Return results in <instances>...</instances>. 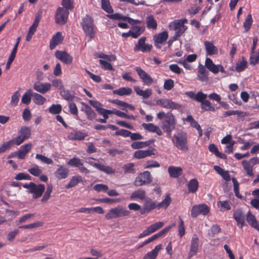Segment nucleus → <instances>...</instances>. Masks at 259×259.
<instances>
[{"label": "nucleus", "instance_id": "obj_29", "mask_svg": "<svg viewBox=\"0 0 259 259\" xmlns=\"http://www.w3.org/2000/svg\"><path fill=\"white\" fill-rule=\"evenodd\" d=\"M45 190L44 184L36 185L33 183V198H37L40 197Z\"/></svg>", "mask_w": 259, "mask_h": 259}, {"label": "nucleus", "instance_id": "obj_16", "mask_svg": "<svg viewBox=\"0 0 259 259\" xmlns=\"http://www.w3.org/2000/svg\"><path fill=\"white\" fill-rule=\"evenodd\" d=\"M56 57L66 64H70L73 61V58L65 51H57L55 53Z\"/></svg>", "mask_w": 259, "mask_h": 259}, {"label": "nucleus", "instance_id": "obj_4", "mask_svg": "<svg viewBox=\"0 0 259 259\" xmlns=\"http://www.w3.org/2000/svg\"><path fill=\"white\" fill-rule=\"evenodd\" d=\"M187 22V19H184L176 20L169 23L168 26L169 29L176 31L174 38L177 39L185 32L187 27L184 24Z\"/></svg>", "mask_w": 259, "mask_h": 259}, {"label": "nucleus", "instance_id": "obj_3", "mask_svg": "<svg viewBox=\"0 0 259 259\" xmlns=\"http://www.w3.org/2000/svg\"><path fill=\"white\" fill-rule=\"evenodd\" d=\"M80 24L85 35L89 38L88 41L94 38L97 33V28L94 25L92 17L87 15L82 18Z\"/></svg>", "mask_w": 259, "mask_h": 259}, {"label": "nucleus", "instance_id": "obj_7", "mask_svg": "<svg viewBox=\"0 0 259 259\" xmlns=\"http://www.w3.org/2000/svg\"><path fill=\"white\" fill-rule=\"evenodd\" d=\"M152 181V177L149 171L140 172L136 178L134 185L136 187L142 186L150 184Z\"/></svg>", "mask_w": 259, "mask_h": 259}, {"label": "nucleus", "instance_id": "obj_22", "mask_svg": "<svg viewBox=\"0 0 259 259\" xmlns=\"http://www.w3.org/2000/svg\"><path fill=\"white\" fill-rule=\"evenodd\" d=\"M146 191L142 189H139L134 191L130 195V198L131 200L140 199L144 200L147 197Z\"/></svg>", "mask_w": 259, "mask_h": 259}, {"label": "nucleus", "instance_id": "obj_2", "mask_svg": "<svg viewBox=\"0 0 259 259\" xmlns=\"http://www.w3.org/2000/svg\"><path fill=\"white\" fill-rule=\"evenodd\" d=\"M157 117L160 120L165 118L162 122L161 128L164 132L170 134L176 127V120L173 114L170 112L165 113L162 111L157 113Z\"/></svg>", "mask_w": 259, "mask_h": 259}, {"label": "nucleus", "instance_id": "obj_50", "mask_svg": "<svg viewBox=\"0 0 259 259\" xmlns=\"http://www.w3.org/2000/svg\"><path fill=\"white\" fill-rule=\"evenodd\" d=\"M252 22H253V20H252V16L250 14H249L247 15V16L243 23V27L245 29V32H247L249 30V29L252 25Z\"/></svg>", "mask_w": 259, "mask_h": 259}, {"label": "nucleus", "instance_id": "obj_28", "mask_svg": "<svg viewBox=\"0 0 259 259\" xmlns=\"http://www.w3.org/2000/svg\"><path fill=\"white\" fill-rule=\"evenodd\" d=\"M168 37V32L166 31H164L154 35L153 40L155 44H163L167 40Z\"/></svg>", "mask_w": 259, "mask_h": 259}, {"label": "nucleus", "instance_id": "obj_40", "mask_svg": "<svg viewBox=\"0 0 259 259\" xmlns=\"http://www.w3.org/2000/svg\"><path fill=\"white\" fill-rule=\"evenodd\" d=\"M151 142L147 141L145 142H134L131 144V147L134 149H139L146 147L150 145Z\"/></svg>", "mask_w": 259, "mask_h": 259}, {"label": "nucleus", "instance_id": "obj_36", "mask_svg": "<svg viewBox=\"0 0 259 259\" xmlns=\"http://www.w3.org/2000/svg\"><path fill=\"white\" fill-rule=\"evenodd\" d=\"M171 201L170 196L169 194H167L164 197V199L159 203H157V209H159L161 208H167L169 205Z\"/></svg>", "mask_w": 259, "mask_h": 259}, {"label": "nucleus", "instance_id": "obj_55", "mask_svg": "<svg viewBox=\"0 0 259 259\" xmlns=\"http://www.w3.org/2000/svg\"><path fill=\"white\" fill-rule=\"evenodd\" d=\"M232 180L234 185V191L235 196L238 198L242 199V196L239 193V186L238 181L234 178H233Z\"/></svg>", "mask_w": 259, "mask_h": 259}, {"label": "nucleus", "instance_id": "obj_43", "mask_svg": "<svg viewBox=\"0 0 259 259\" xmlns=\"http://www.w3.org/2000/svg\"><path fill=\"white\" fill-rule=\"evenodd\" d=\"M18 134L26 140L31 136V129L28 127L23 126L19 130Z\"/></svg>", "mask_w": 259, "mask_h": 259}, {"label": "nucleus", "instance_id": "obj_21", "mask_svg": "<svg viewBox=\"0 0 259 259\" xmlns=\"http://www.w3.org/2000/svg\"><path fill=\"white\" fill-rule=\"evenodd\" d=\"M152 150H139L135 152L134 157L138 159L145 158L147 157L154 155Z\"/></svg>", "mask_w": 259, "mask_h": 259}, {"label": "nucleus", "instance_id": "obj_54", "mask_svg": "<svg viewBox=\"0 0 259 259\" xmlns=\"http://www.w3.org/2000/svg\"><path fill=\"white\" fill-rule=\"evenodd\" d=\"M107 17L109 19L115 20H122L126 21V16H124L120 13H115L113 14L108 15Z\"/></svg>", "mask_w": 259, "mask_h": 259}, {"label": "nucleus", "instance_id": "obj_63", "mask_svg": "<svg viewBox=\"0 0 259 259\" xmlns=\"http://www.w3.org/2000/svg\"><path fill=\"white\" fill-rule=\"evenodd\" d=\"M61 5L63 6V8L68 10H71L74 8L71 0H62Z\"/></svg>", "mask_w": 259, "mask_h": 259}, {"label": "nucleus", "instance_id": "obj_56", "mask_svg": "<svg viewBox=\"0 0 259 259\" xmlns=\"http://www.w3.org/2000/svg\"><path fill=\"white\" fill-rule=\"evenodd\" d=\"M179 219L180 220V224L178 226L179 235L180 237H182L185 234L184 222L180 216L179 217Z\"/></svg>", "mask_w": 259, "mask_h": 259}, {"label": "nucleus", "instance_id": "obj_8", "mask_svg": "<svg viewBox=\"0 0 259 259\" xmlns=\"http://www.w3.org/2000/svg\"><path fill=\"white\" fill-rule=\"evenodd\" d=\"M210 212V208L205 204L194 205L191 209V216L193 218H197L199 215H206Z\"/></svg>", "mask_w": 259, "mask_h": 259}, {"label": "nucleus", "instance_id": "obj_44", "mask_svg": "<svg viewBox=\"0 0 259 259\" xmlns=\"http://www.w3.org/2000/svg\"><path fill=\"white\" fill-rule=\"evenodd\" d=\"M175 225V224H173L172 225H170V226H168L165 228H164L163 229H162V230H161L160 232H159L158 233L156 234H154V235H153L152 237H151V239H152V241L157 239V238L161 237L162 236H163V235H164L165 234L167 233L169 230L170 229L173 227Z\"/></svg>", "mask_w": 259, "mask_h": 259}, {"label": "nucleus", "instance_id": "obj_5", "mask_svg": "<svg viewBox=\"0 0 259 259\" xmlns=\"http://www.w3.org/2000/svg\"><path fill=\"white\" fill-rule=\"evenodd\" d=\"M172 142L175 146L179 149L183 151L188 150L187 136L186 133L181 132L174 135Z\"/></svg>", "mask_w": 259, "mask_h": 259}, {"label": "nucleus", "instance_id": "obj_49", "mask_svg": "<svg viewBox=\"0 0 259 259\" xmlns=\"http://www.w3.org/2000/svg\"><path fill=\"white\" fill-rule=\"evenodd\" d=\"M46 101V98L41 95L33 93V102L38 105H41Z\"/></svg>", "mask_w": 259, "mask_h": 259}, {"label": "nucleus", "instance_id": "obj_46", "mask_svg": "<svg viewBox=\"0 0 259 259\" xmlns=\"http://www.w3.org/2000/svg\"><path fill=\"white\" fill-rule=\"evenodd\" d=\"M201 108L204 111H215V108L212 105L211 103L208 100H206L201 104Z\"/></svg>", "mask_w": 259, "mask_h": 259}, {"label": "nucleus", "instance_id": "obj_30", "mask_svg": "<svg viewBox=\"0 0 259 259\" xmlns=\"http://www.w3.org/2000/svg\"><path fill=\"white\" fill-rule=\"evenodd\" d=\"M82 182H83V178L81 176H73L68 184L65 186V188L69 189L76 186L78 183Z\"/></svg>", "mask_w": 259, "mask_h": 259}, {"label": "nucleus", "instance_id": "obj_60", "mask_svg": "<svg viewBox=\"0 0 259 259\" xmlns=\"http://www.w3.org/2000/svg\"><path fill=\"white\" fill-rule=\"evenodd\" d=\"M146 40V37L145 36H142L138 40V43L135 45L134 48V51L135 52L140 51V48L145 45Z\"/></svg>", "mask_w": 259, "mask_h": 259}, {"label": "nucleus", "instance_id": "obj_20", "mask_svg": "<svg viewBox=\"0 0 259 259\" xmlns=\"http://www.w3.org/2000/svg\"><path fill=\"white\" fill-rule=\"evenodd\" d=\"M63 40V37L61 32H58L54 34L50 42V48L51 50L55 49V48L59 44L62 43Z\"/></svg>", "mask_w": 259, "mask_h": 259}, {"label": "nucleus", "instance_id": "obj_37", "mask_svg": "<svg viewBox=\"0 0 259 259\" xmlns=\"http://www.w3.org/2000/svg\"><path fill=\"white\" fill-rule=\"evenodd\" d=\"M132 93V90L130 88L122 87L118 90L113 91V94L118 96L130 95Z\"/></svg>", "mask_w": 259, "mask_h": 259}, {"label": "nucleus", "instance_id": "obj_11", "mask_svg": "<svg viewBox=\"0 0 259 259\" xmlns=\"http://www.w3.org/2000/svg\"><path fill=\"white\" fill-rule=\"evenodd\" d=\"M155 208H157L156 201L151 198L147 197L143 201V208L140 211L141 214H147Z\"/></svg>", "mask_w": 259, "mask_h": 259}, {"label": "nucleus", "instance_id": "obj_53", "mask_svg": "<svg viewBox=\"0 0 259 259\" xmlns=\"http://www.w3.org/2000/svg\"><path fill=\"white\" fill-rule=\"evenodd\" d=\"M134 166L135 164L133 163H128L127 164H124L122 168L125 174H134L135 172V168H134Z\"/></svg>", "mask_w": 259, "mask_h": 259}, {"label": "nucleus", "instance_id": "obj_24", "mask_svg": "<svg viewBox=\"0 0 259 259\" xmlns=\"http://www.w3.org/2000/svg\"><path fill=\"white\" fill-rule=\"evenodd\" d=\"M204 45L207 55L211 56L218 54V50L212 42L209 41H205Z\"/></svg>", "mask_w": 259, "mask_h": 259}, {"label": "nucleus", "instance_id": "obj_9", "mask_svg": "<svg viewBox=\"0 0 259 259\" xmlns=\"http://www.w3.org/2000/svg\"><path fill=\"white\" fill-rule=\"evenodd\" d=\"M69 10L63 7H59L55 14V22L59 25L65 24L68 20Z\"/></svg>", "mask_w": 259, "mask_h": 259}, {"label": "nucleus", "instance_id": "obj_14", "mask_svg": "<svg viewBox=\"0 0 259 259\" xmlns=\"http://www.w3.org/2000/svg\"><path fill=\"white\" fill-rule=\"evenodd\" d=\"M135 70L144 84L149 86L153 82V79L146 71L140 67H136Z\"/></svg>", "mask_w": 259, "mask_h": 259}, {"label": "nucleus", "instance_id": "obj_39", "mask_svg": "<svg viewBox=\"0 0 259 259\" xmlns=\"http://www.w3.org/2000/svg\"><path fill=\"white\" fill-rule=\"evenodd\" d=\"M249 62L252 65H255L259 63V49L256 51L251 52Z\"/></svg>", "mask_w": 259, "mask_h": 259}, {"label": "nucleus", "instance_id": "obj_32", "mask_svg": "<svg viewBox=\"0 0 259 259\" xmlns=\"http://www.w3.org/2000/svg\"><path fill=\"white\" fill-rule=\"evenodd\" d=\"M246 220L248 223L252 227L256 229L259 232V223L257 221L255 217L250 212H248L246 217Z\"/></svg>", "mask_w": 259, "mask_h": 259}, {"label": "nucleus", "instance_id": "obj_61", "mask_svg": "<svg viewBox=\"0 0 259 259\" xmlns=\"http://www.w3.org/2000/svg\"><path fill=\"white\" fill-rule=\"evenodd\" d=\"M99 62L100 64L101 65L102 68L104 69L110 71L114 70L113 67L110 63L103 60H100Z\"/></svg>", "mask_w": 259, "mask_h": 259}, {"label": "nucleus", "instance_id": "obj_52", "mask_svg": "<svg viewBox=\"0 0 259 259\" xmlns=\"http://www.w3.org/2000/svg\"><path fill=\"white\" fill-rule=\"evenodd\" d=\"M60 95L65 100L67 101H72L74 98V96L69 90H63L61 91Z\"/></svg>", "mask_w": 259, "mask_h": 259}, {"label": "nucleus", "instance_id": "obj_41", "mask_svg": "<svg viewBox=\"0 0 259 259\" xmlns=\"http://www.w3.org/2000/svg\"><path fill=\"white\" fill-rule=\"evenodd\" d=\"M247 61L244 59V58H242V60L241 61H238L236 63L235 70L238 72H242L247 68Z\"/></svg>", "mask_w": 259, "mask_h": 259}, {"label": "nucleus", "instance_id": "obj_45", "mask_svg": "<svg viewBox=\"0 0 259 259\" xmlns=\"http://www.w3.org/2000/svg\"><path fill=\"white\" fill-rule=\"evenodd\" d=\"M175 225V224H173L172 225H170V226H168L165 228H164L163 229H162V230H161L160 232H159L158 233L156 234H154V235H153L152 237H151V239H152V241L157 239V238L161 237L162 236H163V235H164L165 234L167 233L169 230L170 229L173 227Z\"/></svg>", "mask_w": 259, "mask_h": 259}, {"label": "nucleus", "instance_id": "obj_59", "mask_svg": "<svg viewBox=\"0 0 259 259\" xmlns=\"http://www.w3.org/2000/svg\"><path fill=\"white\" fill-rule=\"evenodd\" d=\"M36 158L40 160L43 163L50 164L53 163V161L51 158H48L41 154H36Z\"/></svg>", "mask_w": 259, "mask_h": 259}, {"label": "nucleus", "instance_id": "obj_26", "mask_svg": "<svg viewBox=\"0 0 259 259\" xmlns=\"http://www.w3.org/2000/svg\"><path fill=\"white\" fill-rule=\"evenodd\" d=\"M81 104L84 106V107L81 109V111L85 113L88 119L90 120L94 119L96 116V114L92 108L84 102H81Z\"/></svg>", "mask_w": 259, "mask_h": 259}, {"label": "nucleus", "instance_id": "obj_31", "mask_svg": "<svg viewBox=\"0 0 259 259\" xmlns=\"http://www.w3.org/2000/svg\"><path fill=\"white\" fill-rule=\"evenodd\" d=\"M188 190L189 193H196L199 187V183L196 179H193L190 180L187 184Z\"/></svg>", "mask_w": 259, "mask_h": 259}, {"label": "nucleus", "instance_id": "obj_47", "mask_svg": "<svg viewBox=\"0 0 259 259\" xmlns=\"http://www.w3.org/2000/svg\"><path fill=\"white\" fill-rule=\"evenodd\" d=\"M32 96V91L31 90H29L23 95L21 99V103L26 105L29 104L31 102Z\"/></svg>", "mask_w": 259, "mask_h": 259}, {"label": "nucleus", "instance_id": "obj_17", "mask_svg": "<svg viewBox=\"0 0 259 259\" xmlns=\"http://www.w3.org/2000/svg\"><path fill=\"white\" fill-rule=\"evenodd\" d=\"M156 104L163 108L167 109H176L177 104L167 99H160L156 101Z\"/></svg>", "mask_w": 259, "mask_h": 259}, {"label": "nucleus", "instance_id": "obj_33", "mask_svg": "<svg viewBox=\"0 0 259 259\" xmlns=\"http://www.w3.org/2000/svg\"><path fill=\"white\" fill-rule=\"evenodd\" d=\"M147 27L148 29L155 30L157 27V22L152 15H150L146 19Z\"/></svg>", "mask_w": 259, "mask_h": 259}, {"label": "nucleus", "instance_id": "obj_12", "mask_svg": "<svg viewBox=\"0 0 259 259\" xmlns=\"http://www.w3.org/2000/svg\"><path fill=\"white\" fill-rule=\"evenodd\" d=\"M163 226V222H157L149 226L146 230H145L139 235L138 238L140 239L148 236L162 228Z\"/></svg>", "mask_w": 259, "mask_h": 259}, {"label": "nucleus", "instance_id": "obj_15", "mask_svg": "<svg viewBox=\"0 0 259 259\" xmlns=\"http://www.w3.org/2000/svg\"><path fill=\"white\" fill-rule=\"evenodd\" d=\"M233 218L236 221L237 225L241 229L245 223V215L241 209H236L233 215Z\"/></svg>", "mask_w": 259, "mask_h": 259}, {"label": "nucleus", "instance_id": "obj_6", "mask_svg": "<svg viewBox=\"0 0 259 259\" xmlns=\"http://www.w3.org/2000/svg\"><path fill=\"white\" fill-rule=\"evenodd\" d=\"M130 211L126 208L121 205L110 209L105 214V218L107 220H111L124 217H127L130 215Z\"/></svg>", "mask_w": 259, "mask_h": 259}, {"label": "nucleus", "instance_id": "obj_18", "mask_svg": "<svg viewBox=\"0 0 259 259\" xmlns=\"http://www.w3.org/2000/svg\"><path fill=\"white\" fill-rule=\"evenodd\" d=\"M58 168L55 171V176L59 180L66 179L69 172V170L63 165H58Z\"/></svg>", "mask_w": 259, "mask_h": 259}, {"label": "nucleus", "instance_id": "obj_1", "mask_svg": "<svg viewBox=\"0 0 259 259\" xmlns=\"http://www.w3.org/2000/svg\"><path fill=\"white\" fill-rule=\"evenodd\" d=\"M205 68L214 74H217L219 71H221L222 73L226 72L222 65H215L213 63V61L211 59L209 58H206L205 61V66L202 64H199L198 65L197 76L198 80L201 81H208V72L206 70Z\"/></svg>", "mask_w": 259, "mask_h": 259}, {"label": "nucleus", "instance_id": "obj_64", "mask_svg": "<svg viewBox=\"0 0 259 259\" xmlns=\"http://www.w3.org/2000/svg\"><path fill=\"white\" fill-rule=\"evenodd\" d=\"M20 94L19 91L15 92L11 97V103L14 106H16L19 100Z\"/></svg>", "mask_w": 259, "mask_h": 259}, {"label": "nucleus", "instance_id": "obj_34", "mask_svg": "<svg viewBox=\"0 0 259 259\" xmlns=\"http://www.w3.org/2000/svg\"><path fill=\"white\" fill-rule=\"evenodd\" d=\"M134 90L137 95L142 96L144 99L148 98L152 95V90L150 89L143 91L139 87L136 86L135 87Z\"/></svg>", "mask_w": 259, "mask_h": 259}, {"label": "nucleus", "instance_id": "obj_38", "mask_svg": "<svg viewBox=\"0 0 259 259\" xmlns=\"http://www.w3.org/2000/svg\"><path fill=\"white\" fill-rule=\"evenodd\" d=\"M217 205L220 208V211L222 212L231 209V203L228 200L219 201L217 202Z\"/></svg>", "mask_w": 259, "mask_h": 259}, {"label": "nucleus", "instance_id": "obj_51", "mask_svg": "<svg viewBox=\"0 0 259 259\" xmlns=\"http://www.w3.org/2000/svg\"><path fill=\"white\" fill-rule=\"evenodd\" d=\"M49 111L51 114H59L62 111V106L60 104H53L49 108Z\"/></svg>", "mask_w": 259, "mask_h": 259}, {"label": "nucleus", "instance_id": "obj_58", "mask_svg": "<svg viewBox=\"0 0 259 259\" xmlns=\"http://www.w3.org/2000/svg\"><path fill=\"white\" fill-rule=\"evenodd\" d=\"M42 17V11L39 10L35 15L34 21H33V33L35 31L36 28L38 25Z\"/></svg>", "mask_w": 259, "mask_h": 259}, {"label": "nucleus", "instance_id": "obj_48", "mask_svg": "<svg viewBox=\"0 0 259 259\" xmlns=\"http://www.w3.org/2000/svg\"><path fill=\"white\" fill-rule=\"evenodd\" d=\"M102 8L107 13L111 14L113 10L110 5L109 0H101Z\"/></svg>", "mask_w": 259, "mask_h": 259}, {"label": "nucleus", "instance_id": "obj_19", "mask_svg": "<svg viewBox=\"0 0 259 259\" xmlns=\"http://www.w3.org/2000/svg\"><path fill=\"white\" fill-rule=\"evenodd\" d=\"M51 84L50 83H42L40 81L36 82L34 84V89L41 94H45L50 90Z\"/></svg>", "mask_w": 259, "mask_h": 259}, {"label": "nucleus", "instance_id": "obj_57", "mask_svg": "<svg viewBox=\"0 0 259 259\" xmlns=\"http://www.w3.org/2000/svg\"><path fill=\"white\" fill-rule=\"evenodd\" d=\"M17 49L14 48L12 51L11 52L10 56L9 57L8 60L7 61V64H6V69L7 70L9 69L11 63L14 61V60L15 58L16 53H17Z\"/></svg>", "mask_w": 259, "mask_h": 259}, {"label": "nucleus", "instance_id": "obj_27", "mask_svg": "<svg viewBox=\"0 0 259 259\" xmlns=\"http://www.w3.org/2000/svg\"><path fill=\"white\" fill-rule=\"evenodd\" d=\"M145 27L144 26H133L130 30L131 36L134 38H137L140 36L145 31Z\"/></svg>", "mask_w": 259, "mask_h": 259}, {"label": "nucleus", "instance_id": "obj_42", "mask_svg": "<svg viewBox=\"0 0 259 259\" xmlns=\"http://www.w3.org/2000/svg\"><path fill=\"white\" fill-rule=\"evenodd\" d=\"M67 164L71 166L78 168L80 167V165H83V163L81 159L74 157L69 159L67 162Z\"/></svg>", "mask_w": 259, "mask_h": 259}, {"label": "nucleus", "instance_id": "obj_10", "mask_svg": "<svg viewBox=\"0 0 259 259\" xmlns=\"http://www.w3.org/2000/svg\"><path fill=\"white\" fill-rule=\"evenodd\" d=\"M87 162L91 166H94L98 170L107 174L112 175L115 173V169L109 165H106L102 163L94 162L90 160H95L94 158L89 157Z\"/></svg>", "mask_w": 259, "mask_h": 259}, {"label": "nucleus", "instance_id": "obj_62", "mask_svg": "<svg viewBox=\"0 0 259 259\" xmlns=\"http://www.w3.org/2000/svg\"><path fill=\"white\" fill-rule=\"evenodd\" d=\"M94 189L97 192H106L108 190L107 185L102 184H96L94 186Z\"/></svg>", "mask_w": 259, "mask_h": 259}, {"label": "nucleus", "instance_id": "obj_13", "mask_svg": "<svg viewBox=\"0 0 259 259\" xmlns=\"http://www.w3.org/2000/svg\"><path fill=\"white\" fill-rule=\"evenodd\" d=\"M199 239L196 234H194L191 240L190 250L188 253V257L191 258L192 257L196 255L199 246Z\"/></svg>", "mask_w": 259, "mask_h": 259}, {"label": "nucleus", "instance_id": "obj_23", "mask_svg": "<svg viewBox=\"0 0 259 259\" xmlns=\"http://www.w3.org/2000/svg\"><path fill=\"white\" fill-rule=\"evenodd\" d=\"M87 136V135L79 131H74L69 134L67 137L71 140H82Z\"/></svg>", "mask_w": 259, "mask_h": 259}, {"label": "nucleus", "instance_id": "obj_25", "mask_svg": "<svg viewBox=\"0 0 259 259\" xmlns=\"http://www.w3.org/2000/svg\"><path fill=\"white\" fill-rule=\"evenodd\" d=\"M167 170L169 176L173 178H179L183 173V169L178 166H170Z\"/></svg>", "mask_w": 259, "mask_h": 259}, {"label": "nucleus", "instance_id": "obj_35", "mask_svg": "<svg viewBox=\"0 0 259 259\" xmlns=\"http://www.w3.org/2000/svg\"><path fill=\"white\" fill-rule=\"evenodd\" d=\"M242 165L245 170L246 174L252 177L253 176V166L249 163L248 160H244L241 162Z\"/></svg>", "mask_w": 259, "mask_h": 259}]
</instances>
